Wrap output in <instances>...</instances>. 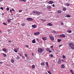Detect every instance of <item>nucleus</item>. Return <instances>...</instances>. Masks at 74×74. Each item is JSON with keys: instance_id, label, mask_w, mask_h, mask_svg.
<instances>
[{"instance_id": "obj_16", "label": "nucleus", "mask_w": 74, "mask_h": 74, "mask_svg": "<svg viewBox=\"0 0 74 74\" xmlns=\"http://www.w3.org/2000/svg\"><path fill=\"white\" fill-rule=\"evenodd\" d=\"M32 43H36V39H33V40L32 41Z\"/></svg>"}, {"instance_id": "obj_40", "label": "nucleus", "mask_w": 74, "mask_h": 74, "mask_svg": "<svg viewBox=\"0 0 74 74\" xmlns=\"http://www.w3.org/2000/svg\"><path fill=\"white\" fill-rule=\"evenodd\" d=\"M19 12H22V10H19Z\"/></svg>"}, {"instance_id": "obj_57", "label": "nucleus", "mask_w": 74, "mask_h": 74, "mask_svg": "<svg viewBox=\"0 0 74 74\" xmlns=\"http://www.w3.org/2000/svg\"><path fill=\"white\" fill-rule=\"evenodd\" d=\"M32 56H34V53H32Z\"/></svg>"}, {"instance_id": "obj_42", "label": "nucleus", "mask_w": 74, "mask_h": 74, "mask_svg": "<svg viewBox=\"0 0 74 74\" xmlns=\"http://www.w3.org/2000/svg\"><path fill=\"white\" fill-rule=\"evenodd\" d=\"M50 56L51 58H53V55L51 54L50 55Z\"/></svg>"}, {"instance_id": "obj_39", "label": "nucleus", "mask_w": 74, "mask_h": 74, "mask_svg": "<svg viewBox=\"0 0 74 74\" xmlns=\"http://www.w3.org/2000/svg\"><path fill=\"white\" fill-rule=\"evenodd\" d=\"M32 68H35V65H33L32 66Z\"/></svg>"}, {"instance_id": "obj_58", "label": "nucleus", "mask_w": 74, "mask_h": 74, "mask_svg": "<svg viewBox=\"0 0 74 74\" xmlns=\"http://www.w3.org/2000/svg\"><path fill=\"white\" fill-rule=\"evenodd\" d=\"M1 1H3V0H0V2H1Z\"/></svg>"}, {"instance_id": "obj_25", "label": "nucleus", "mask_w": 74, "mask_h": 74, "mask_svg": "<svg viewBox=\"0 0 74 74\" xmlns=\"http://www.w3.org/2000/svg\"><path fill=\"white\" fill-rule=\"evenodd\" d=\"M16 59L18 60V59H20V57L19 56H18L16 58Z\"/></svg>"}, {"instance_id": "obj_59", "label": "nucleus", "mask_w": 74, "mask_h": 74, "mask_svg": "<svg viewBox=\"0 0 74 74\" xmlns=\"http://www.w3.org/2000/svg\"><path fill=\"white\" fill-rule=\"evenodd\" d=\"M42 21L43 22V21H44V19H42Z\"/></svg>"}, {"instance_id": "obj_14", "label": "nucleus", "mask_w": 74, "mask_h": 74, "mask_svg": "<svg viewBox=\"0 0 74 74\" xmlns=\"http://www.w3.org/2000/svg\"><path fill=\"white\" fill-rule=\"evenodd\" d=\"M65 5H66V6H67V7H68L69 6H70V4H69V3H65Z\"/></svg>"}, {"instance_id": "obj_53", "label": "nucleus", "mask_w": 74, "mask_h": 74, "mask_svg": "<svg viewBox=\"0 0 74 74\" xmlns=\"http://www.w3.org/2000/svg\"><path fill=\"white\" fill-rule=\"evenodd\" d=\"M52 6L53 7H55V5L53 4Z\"/></svg>"}, {"instance_id": "obj_49", "label": "nucleus", "mask_w": 74, "mask_h": 74, "mask_svg": "<svg viewBox=\"0 0 74 74\" xmlns=\"http://www.w3.org/2000/svg\"><path fill=\"white\" fill-rule=\"evenodd\" d=\"M61 25H63V22L61 23Z\"/></svg>"}, {"instance_id": "obj_31", "label": "nucleus", "mask_w": 74, "mask_h": 74, "mask_svg": "<svg viewBox=\"0 0 74 74\" xmlns=\"http://www.w3.org/2000/svg\"><path fill=\"white\" fill-rule=\"evenodd\" d=\"M32 13H33V14H36V12L35 11L33 10L32 11Z\"/></svg>"}, {"instance_id": "obj_6", "label": "nucleus", "mask_w": 74, "mask_h": 74, "mask_svg": "<svg viewBox=\"0 0 74 74\" xmlns=\"http://www.w3.org/2000/svg\"><path fill=\"white\" fill-rule=\"evenodd\" d=\"M36 14L37 15H40L41 14V13L40 12H36Z\"/></svg>"}, {"instance_id": "obj_20", "label": "nucleus", "mask_w": 74, "mask_h": 74, "mask_svg": "<svg viewBox=\"0 0 74 74\" xmlns=\"http://www.w3.org/2000/svg\"><path fill=\"white\" fill-rule=\"evenodd\" d=\"M21 26H22L24 27V26H25V24L24 23H22V24H21Z\"/></svg>"}, {"instance_id": "obj_52", "label": "nucleus", "mask_w": 74, "mask_h": 74, "mask_svg": "<svg viewBox=\"0 0 74 74\" xmlns=\"http://www.w3.org/2000/svg\"><path fill=\"white\" fill-rule=\"evenodd\" d=\"M12 11H15V10H14V9H13V8H12Z\"/></svg>"}, {"instance_id": "obj_29", "label": "nucleus", "mask_w": 74, "mask_h": 74, "mask_svg": "<svg viewBox=\"0 0 74 74\" xmlns=\"http://www.w3.org/2000/svg\"><path fill=\"white\" fill-rule=\"evenodd\" d=\"M62 10L63 11H66V8H64Z\"/></svg>"}, {"instance_id": "obj_38", "label": "nucleus", "mask_w": 74, "mask_h": 74, "mask_svg": "<svg viewBox=\"0 0 74 74\" xmlns=\"http://www.w3.org/2000/svg\"><path fill=\"white\" fill-rule=\"evenodd\" d=\"M49 51H50V49L49 48H48L47 49V52H48Z\"/></svg>"}, {"instance_id": "obj_11", "label": "nucleus", "mask_w": 74, "mask_h": 74, "mask_svg": "<svg viewBox=\"0 0 74 74\" xmlns=\"http://www.w3.org/2000/svg\"><path fill=\"white\" fill-rule=\"evenodd\" d=\"M47 26H52V24L49 23L47 24Z\"/></svg>"}, {"instance_id": "obj_55", "label": "nucleus", "mask_w": 74, "mask_h": 74, "mask_svg": "<svg viewBox=\"0 0 74 74\" xmlns=\"http://www.w3.org/2000/svg\"><path fill=\"white\" fill-rule=\"evenodd\" d=\"M10 12L11 13V12H12V10H10Z\"/></svg>"}, {"instance_id": "obj_24", "label": "nucleus", "mask_w": 74, "mask_h": 74, "mask_svg": "<svg viewBox=\"0 0 74 74\" xmlns=\"http://www.w3.org/2000/svg\"><path fill=\"white\" fill-rule=\"evenodd\" d=\"M3 50L4 52H7V51L6 50V48H5L3 49Z\"/></svg>"}, {"instance_id": "obj_54", "label": "nucleus", "mask_w": 74, "mask_h": 74, "mask_svg": "<svg viewBox=\"0 0 74 74\" xmlns=\"http://www.w3.org/2000/svg\"><path fill=\"white\" fill-rule=\"evenodd\" d=\"M3 63V62H0V64H2Z\"/></svg>"}, {"instance_id": "obj_30", "label": "nucleus", "mask_w": 74, "mask_h": 74, "mask_svg": "<svg viewBox=\"0 0 74 74\" xmlns=\"http://www.w3.org/2000/svg\"><path fill=\"white\" fill-rule=\"evenodd\" d=\"M50 48L51 49H53V46L52 45L50 47Z\"/></svg>"}, {"instance_id": "obj_12", "label": "nucleus", "mask_w": 74, "mask_h": 74, "mask_svg": "<svg viewBox=\"0 0 74 74\" xmlns=\"http://www.w3.org/2000/svg\"><path fill=\"white\" fill-rule=\"evenodd\" d=\"M32 27H33V28H36V25H32Z\"/></svg>"}, {"instance_id": "obj_56", "label": "nucleus", "mask_w": 74, "mask_h": 74, "mask_svg": "<svg viewBox=\"0 0 74 74\" xmlns=\"http://www.w3.org/2000/svg\"><path fill=\"white\" fill-rule=\"evenodd\" d=\"M2 16H3V15H4V13H2Z\"/></svg>"}, {"instance_id": "obj_33", "label": "nucleus", "mask_w": 74, "mask_h": 74, "mask_svg": "<svg viewBox=\"0 0 74 74\" xmlns=\"http://www.w3.org/2000/svg\"><path fill=\"white\" fill-rule=\"evenodd\" d=\"M58 40L59 42H60V41H62V40L58 39Z\"/></svg>"}, {"instance_id": "obj_13", "label": "nucleus", "mask_w": 74, "mask_h": 74, "mask_svg": "<svg viewBox=\"0 0 74 74\" xmlns=\"http://www.w3.org/2000/svg\"><path fill=\"white\" fill-rule=\"evenodd\" d=\"M12 19H8V23H10V22H11V21Z\"/></svg>"}, {"instance_id": "obj_36", "label": "nucleus", "mask_w": 74, "mask_h": 74, "mask_svg": "<svg viewBox=\"0 0 74 74\" xmlns=\"http://www.w3.org/2000/svg\"><path fill=\"white\" fill-rule=\"evenodd\" d=\"M3 24L4 25H7V24L5 23H3Z\"/></svg>"}, {"instance_id": "obj_17", "label": "nucleus", "mask_w": 74, "mask_h": 74, "mask_svg": "<svg viewBox=\"0 0 74 74\" xmlns=\"http://www.w3.org/2000/svg\"><path fill=\"white\" fill-rule=\"evenodd\" d=\"M42 39L43 40H44V41H45V40H47V38L46 37L42 38Z\"/></svg>"}, {"instance_id": "obj_61", "label": "nucleus", "mask_w": 74, "mask_h": 74, "mask_svg": "<svg viewBox=\"0 0 74 74\" xmlns=\"http://www.w3.org/2000/svg\"><path fill=\"white\" fill-rule=\"evenodd\" d=\"M20 56H22V55H21V54H20Z\"/></svg>"}, {"instance_id": "obj_60", "label": "nucleus", "mask_w": 74, "mask_h": 74, "mask_svg": "<svg viewBox=\"0 0 74 74\" xmlns=\"http://www.w3.org/2000/svg\"><path fill=\"white\" fill-rule=\"evenodd\" d=\"M72 65H73V67H74V64H73Z\"/></svg>"}, {"instance_id": "obj_7", "label": "nucleus", "mask_w": 74, "mask_h": 74, "mask_svg": "<svg viewBox=\"0 0 74 74\" xmlns=\"http://www.w3.org/2000/svg\"><path fill=\"white\" fill-rule=\"evenodd\" d=\"M61 69H65V66L64 65V64H62L61 66Z\"/></svg>"}, {"instance_id": "obj_5", "label": "nucleus", "mask_w": 74, "mask_h": 74, "mask_svg": "<svg viewBox=\"0 0 74 74\" xmlns=\"http://www.w3.org/2000/svg\"><path fill=\"white\" fill-rule=\"evenodd\" d=\"M34 34L35 36H38V35H40V32H36Z\"/></svg>"}, {"instance_id": "obj_15", "label": "nucleus", "mask_w": 74, "mask_h": 74, "mask_svg": "<svg viewBox=\"0 0 74 74\" xmlns=\"http://www.w3.org/2000/svg\"><path fill=\"white\" fill-rule=\"evenodd\" d=\"M11 62H12V63H14V60L11 59Z\"/></svg>"}, {"instance_id": "obj_51", "label": "nucleus", "mask_w": 74, "mask_h": 74, "mask_svg": "<svg viewBox=\"0 0 74 74\" xmlns=\"http://www.w3.org/2000/svg\"><path fill=\"white\" fill-rule=\"evenodd\" d=\"M22 58H23L24 59H25V57L24 56H23L22 57Z\"/></svg>"}, {"instance_id": "obj_22", "label": "nucleus", "mask_w": 74, "mask_h": 74, "mask_svg": "<svg viewBox=\"0 0 74 74\" xmlns=\"http://www.w3.org/2000/svg\"><path fill=\"white\" fill-rule=\"evenodd\" d=\"M2 54L3 55L4 57H6V56H7V55L5 53H2Z\"/></svg>"}, {"instance_id": "obj_47", "label": "nucleus", "mask_w": 74, "mask_h": 74, "mask_svg": "<svg viewBox=\"0 0 74 74\" xmlns=\"http://www.w3.org/2000/svg\"><path fill=\"white\" fill-rule=\"evenodd\" d=\"M48 52L49 53H51V52H52V51L49 50Z\"/></svg>"}, {"instance_id": "obj_18", "label": "nucleus", "mask_w": 74, "mask_h": 74, "mask_svg": "<svg viewBox=\"0 0 74 74\" xmlns=\"http://www.w3.org/2000/svg\"><path fill=\"white\" fill-rule=\"evenodd\" d=\"M62 11L61 10H58V14H60V13H62Z\"/></svg>"}, {"instance_id": "obj_8", "label": "nucleus", "mask_w": 74, "mask_h": 74, "mask_svg": "<svg viewBox=\"0 0 74 74\" xmlns=\"http://www.w3.org/2000/svg\"><path fill=\"white\" fill-rule=\"evenodd\" d=\"M49 37H50V39H51V40L52 41L54 40V37H53L49 36Z\"/></svg>"}, {"instance_id": "obj_35", "label": "nucleus", "mask_w": 74, "mask_h": 74, "mask_svg": "<svg viewBox=\"0 0 74 74\" xmlns=\"http://www.w3.org/2000/svg\"><path fill=\"white\" fill-rule=\"evenodd\" d=\"M36 40L38 42H39V41H40V40L38 38H36Z\"/></svg>"}, {"instance_id": "obj_48", "label": "nucleus", "mask_w": 74, "mask_h": 74, "mask_svg": "<svg viewBox=\"0 0 74 74\" xmlns=\"http://www.w3.org/2000/svg\"><path fill=\"white\" fill-rule=\"evenodd\" d=\"M62 45H59V48H60V47H62Z\"/></svg>"}, {"instance_id": "obj_9", "label": "nucleus", "mask_w": 74, "mask_h": 74, "mask_svg": "<svg viewBox=\"0 0 74 74\" xmlns=\"http://www.w3.org/2000/svg\"><path fill=\"white\" fill-rule=\"evenodd\" d=\"M58 63H59V64H60L61 63H62V60H61L59 58L58 59Z\"/></svg>"}, {"instance_id": "obj_34", "label": "nucleus", "mask_w": 74, "mask_h": 74, "mask_svg": "<svg viewBox=\"0 0 74 74\" xmlns=\"http://www.w3.org/2000/svg\"><path fill=\"white\" fill-rule=\"evenodd\" d=\"M71 16L69 14L67 15V18H69V17H70Z\"/></svg>"}, {"instance_id": "obj_3", "label": "nucleus", "mask_w": 74, "mask_h": 74, "mask_svg": "<svg viewBox=\"0 0 74 74\" xmlns=\"http://www.w3.org/2000/svg\"><path fill=\"white\" fill-rule=\"evenodd\" d=\"M27 19L28 21H33V20H34L33 18H27Z\"/></svg>"}, {"instance_id": "obj_62", "label": "nucleus", "mask_w": 74, "mask_h": 74, "mask_svg": "<svg viewBox=\"0 0 74 74\" xmlns=\"http://www.w3.org/2000/svg\"><path fill=\"white\" fill-rule=\"evenodd\" d=\"M71 73L72 74H74V73L73 72H72Z\"/></svg>"}, {"instance_id": "obj_45", "label": "nucleus", "mask_w": 74, "mask_h": 74, "mask_svg": "<svg viewBox=\"0 0 74 74\" xmlns=\"http://www.w3.org/2000/svg\"><path fill=\"white\" fill-rule=\"evenodd\" d=\"M25 47H27V48H29V46H28L27 45H25Z\"/></svg>"}, {"instance_id": "obj_32", "label": "nucleus", "mask_w": 74, "mask_h": 74, "mask_svg": "<svg viewBox=\"0 0 74 74\" xmlns=\"http://www.w3.org/2000/svg\"><path fill=\"white\" fill-rule=\"evenodd\" d=\"M67 32H68V33H71V30H68L67 31Z\"/></svg>"}, {"instance_id": "obj_46", "label": "nucleus", "mask_w": 74, "mask_h": 74, "mask_svg": "<svg viewBox=\"0 0 74 74\" xmlns=\"http://www.w3.org/2000/svg\"><path fill=\"white\" fill-rule=\"evenodd\" d=\"M6 10H7V11H8V10H10V8H6Z\"/></svg>"}, {"instance_id": "obj_43", "label": "nucleus", "mask_w": 74, "mask_h": 74, "mask_svg": "<svg viewBox=\"0 0 74 74\" xmlns=\"http://www.w3.org/2000/svg\"><path fill=\"white\" fill-rule=\"evenodd\" d=\"M62 58H63V59H65V56H63Z\"/></svg>"}, {"instance_id": "obj_63", "label": "nucleus", "mask_w": 74, "mask_h": 74, "mask_svg": "<svg viewBox=\"0 0 74 74\" xmlns=\"http://www.w3.org/2000/svg\"><path fill=\"white\" fill-rule=\"evenodd\" d=\"M0 32L1 33V30H0Z\"/></svg>"}, {"instance_id": "obj_28", "label": "nucleus", "mask_w": 74, "mask_h": 74, "mask_svg": "<svg viewBox=\"0 0 74 74\" xmlns=\"http://www.w3.org/2000/svg\"><path fill=\"white\" fill-rule=\"evenodd\" d=\"M46 65H47V67H49V65H48V62H47L46 63Z\"/></svg>"}, {"instance_id": "obj_2", "label": "nucleus", "mask_w": 74, "mask_h": 74, "mask_svg": "<svg viewBox=\"0 0 74 74\" xmlns=\"http://www.w3.org/2000/svg\"><path fill=\"white\" fill-rule=\"evenodd\" d=\"M38 51L39 53H42L43 51V49L42 48H38Z\"/></svg>"}, {"instance_id": "obj_37", "label": "nucleus", "mask_w": 74, "mask_h": 74, "mask_svg": "<svg viewBox=\"0 0 74 74\" xmlns=\"http://www.w3.org/2000/svg\"><path fill=\"white\" fill-rule=\"evenodd\" d=\"M47 72L49 74H52L51 73V72L49 71H48Z\"/></svg>"}, {"instance_id": "obj_19", "label": "nucleus", "mask_w": 74, "mask_h": 74, "mask_svg": "<svg viewBox=\"0 0 74 74\" xmlns=\"http://www.w3.org/2000/svg\"><path fill=\"white\" fill-rule=\"evenodd\" d=\"M47 7L48 10H50V9H51V7L49 6H47Z\"/></svg>"}, {"instance_id": "obj_23", "label": "nucleus", "mask_w": 74, "mask_h": 74, "mask_svg": "<svg viewBox=\"0 0 74 74\" xmlns=\"http://www.w3.org/2000/svg\"><path fill=\"white\" fill-rule=\"evenodd\" d=\"M52 33H54L55 34V33H56V32L55 31H54L53 30L52 31Z\"/></svg>"}, {"instance_id": "obj_64", "label": "nucleus", "mask_w": 74, "mask_h": 74, "mask_svg": "<svg viewBox=\"0 0 74 74\" xmlns=\"http://www.w3.org/2000/svg\"><path fill=\"white\" fill-rule=\"evenodd\" d=\"M8 42H11V41H8Z\"/></svg>"}, {"instance_id": "obj_10", "label": "nucleus", "mask_w": 74, "mask_h": 74, "mask_svg": "<svg viewBox=\"0 0 74 74\" xmlns=\"http://www.w3.org/2000/svg\"><path fill=\"white\" fill-rule=\"evenodd\" d=\"M53 2L51 1H49L48 2L49 4H53Z\"/></svg>"}, {"instance_id": "obj_41", "label": "nucleus", "mask_w": 74, "mask_h": 74, "mask_svg": "<svg viewBox=\"0 0 74 74\" xmlns=\"http://www.w3.org/2000/svg\"><path fill=\"white\" fill-rule=\"evenodd\" d=\"M24 55L26 57H27V54H25Z\"/></svg>"}, {"instance_id": "obj_44", "label": "nucleus", "mask_w": 74, "mask_h": 74, "mask_svg": "<svg viewBox=\"0 0 74 74\" xmlns=\"http://www.w3.org/2000/svg\"><path fill=\"white\" fill-rule=\"evenodd\" d=\"M0 9L1 10H3V8L2 7H1Z\"/></svg>"}, {"instance_id": "obj_26", "label": "nucleus", "mask_w": 74, "mask_h": 74, "mask_svg": "<svg viewBox=\"0 0 74 74\" xmlns=\"http://www.w3.org/2000/svg\"><path fill=\"white\" fill-rule=\"evenodd\" d=\"M14 51L15 52H16V53H17V52H18V51H17V50L15 49H14Z\"/></svg>"}, {"instance_id": "obj_4", "label": "nucleus", "mask_w": 74, "mask_h": 74, "mask_svg": "<svg viewBox=\"0 0 74 74\" xmlns=\"http://www.w3.org/2000/svg\"><path fill=\"white\" fill-rule=\"evenodd\" d=\"M60 37H63L64 38H65L66 37V36H65V34H61L60 35Z\"/></svg>"}, {"instance_id": "obj_50", "label": "nucleus", "mask_w": 74, "mask_h": 74, "mask_svg": "<svg viewBox=\"0 0 74 74\" xmlns=\"http://www.w3.org/2000/svg\"><path fill=\"white\" fill-rule=\"evenodd\" d=\"M70 72H71V73H72L73 72V70L72 69H71L70 70Z\"/></svg>"}, {"instance_id": "obj_21", "label": "nucleus", "mask_w": 74, "mask_h": 74, "mask_svg": "<svg viewBox=\"0 0 74 74\" xmlns=\"http://www.w3.org/2000/svg\"><path fill=\"white\" fill-rule=\"evenodd\" d=\"M40 64L42 66H44L45 65L44 62H42Z\"/></svg>"}, {"instance_id": "obj_1", "label": "nucleus", "mask_w": 74, "mask_h": 74, "mask_svg": "<svg viewBox=\"0 0 74 74\" xmlns=\"http://www.w3.org/2000/svg\"><path fill=\"white\" fill-rule=\"evenodd\" d=\"M69 45L71 47L72 49H74V45L71 42H70L69 44Z\"/></svg>"}, {"instance_id": "obj_27", "label": "nucleus", "mask_w": 74, "mask_h": 74, "mask_svg": "<svg viewBox=\"0 0 74 74\" xmlns=\"http://www.w3.org/2000/svg\"><path fill=\"white\" fill-rule=\"evenodd\" d=\"M21 2H26V0H21Z\"/></svg>"}]
</instances>
